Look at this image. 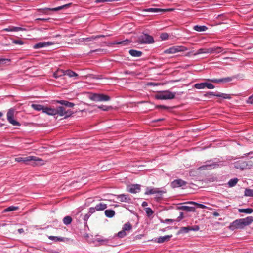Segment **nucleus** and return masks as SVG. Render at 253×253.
I'll return each mask as SVG.
<instances>
[{
	"label": "nucleus",
	"mask_w": 253,
	"mask_h": 253,
	"mask_svg": "<svg viewBox=\"0 0 253 253\" xmlns=\"http://www.w3.org/2000/svg\"><path fill=\"white\" fill-rule=\"evenodd\" d=\"M253 222V217L252 216L236 219L230 224L229 228L232 231L238 229H243L251 224Z\"/></svg>",
	"instance_id": "f257e3e1"
},
{
	"label": "nucleus",
	"mask_w": 253,
	"mask_h": 253,
	"mask_svg": "<svg viewBox=\"0 0 253 253\" xmlns=\"http://www.w3.org/2000/svg\"><path fill=\"white\" fill-rule=\"evenodd\" d=\"M175 96V93L165 90L160 92L156 95V98L160 100H168L173 99Z\"/></svg>",
	"instance_id": "f03ea898"
},
{
	"label": "nucleus",
	"mask_w": 253,
	"mask_h": 253,
	"mask_svg": "<svg viewBox=\"0 0 253 253\" xmlns=\"http://www.w3.org/2000/svg\"><path fill=\"white\" fill-rule=\"evenodd\" d=\"M89 99L95 102H101L109 101L110 97L103 94L94 93L89 96Z\"/></svg>",
	"instance_id": "7ed1b4c3"
},
{
	"label": "nucleus",
	"mask_w": 253,
	"mask_h": 253,
	"mask_svg": "<svg viewBox=\"0 0 253 253\" xmlns=\"http://www.w3.org/2000/svg\"><path fill=\"white\" fill-rule=\"evenodd\" d=\"M187 48L183 46H173L164 51L165 54H175L179 52L187 51Z\"/></svg>",
	"instance_id": "20e7f679"
},
{
	"label": "nucleus",
	"mask_w": 253,
	"mask_h": 253,
	"mask_svg": "<svg viewBox=\"0 0 253 253\" xmlns=\"http://www.w3.org/2000/svg\"><path fill=\"white\" fill-rule=\"evenodd\" d=\"M15 115L14 109L11 108L8 110L7 113V119L9 123L15 126H20L19 123L13 119Z\"/></svg>",
	"instance_id": "39448f33"
},
{
	"label": "nucleus",
	"mask_w": 253,
	"mask_h": 253,
	"mask_svg": "<svg viewBox=\"0 0 253 253\" xmlns=\"http://www.w3.org/2000/svg\"><path fill=\"white\" fill-rule=\"evenodd\" d=\"M56 111V115H59L60 116H65L68 117L70 116L73 113V111L70 110H66L65 108L62 106H58L55 108Z\"/></svg>",
	"instance_id": "423d86ee"
},
{
	"label": "nucleus",
	"mask_w": 253,
	"mask_h": 253,
	"mask_svg": "<svg viewBox=\"0 0 253 253\" xmlns=\"http://www.w3.org/2000/svg\"><path fill=\"white\" fill-rule=\"evenodd\" d=\"M138 40L141 43H152L154 42L152 36L146 34L140 35L138 38Z\"/></svg>",
	"instance_id": "0eeeda50"
},
{
	"label": "nucleus",
	"mask_w": 253,
	"mask_h": 253,
	"mask_svg": "<svg viewBox=\"0 0 253 253\" xmlns=\"http://www.w3.org/2000/svg\"><path fill=\"white\" fill-rule=\"evenodd\" d=\"M194 87L198 89H204L206 87L209 89H212L215 87L213 84L207 82L196 84L194 85Z\"/></svg>",
	"instance_id": "6e6552de"
},
{
	"label": "nucleus",
	"mask_w": 253,
	"mask_h": 253,
	"mask_svg": "<svg viewBox=\"0 0 253 253\" xmlns=\"http://www.w3.org/2000/svg\"><path fill=\"white\" fill-rule=\"evenodd\" d=\"M71 4L72 3H69V4H65L62 6H58V7L53 8H45L42 10V12L43 13L47 14V12L48 11H57L63 9L64 8L69 7L71 5Z\"/></svg>",
	"instance_id": "1a4fd4ad"
},
{
	"label": "nucleus",
	"mask_w": 253,
	"mask_h": 253,
	"mask_svg": "<svg viewBox=\"0 0 253 253\" xmlns=\"http://www.w3.org/2000/svg\"><path fill=\"white\" fill-rule=\"evenodd\" d=\"M116 197L117 199L121 202H125L127 203H131V199L127 195L120 194L116 195Z\"/></svg>",
	"instance_id": "9d476101"
},
{
	"label": "nucleus",
	"mask_w": 253,
	"mask_h": 253,
	"mask_svg": "<svg viewBox=\"0 0 253 253\" xmlns=\"http://www.w3.org/2000/svg\"><path fill=\"white\" fill-rule=\"evenodd\" d=\"M54 44V43L52 42H42L35 44L33 47L35 49H38L49 46L50 45H53Z\"/></svg>",
	"instance_id": "9b49d317"
},
{
	"label": "nucleus",
	"mask_w": 253,
	"mask_h": 253,
	"mask_svg": "<svg viewBox=\"0 0 253 253\" xmlns=\"http://www.w3.org/2000/svg\"><path fill=\"white\" fill-rule=\"evenodd\" d=\"M218 166L219 164L216 163H211L209 162L207 164L200 167L199 169L201 170L211 169L217 167Z\"/></svg>",
	"instance_id": "f8f14e48"
},
{
	"label": "nucleus",
	"mask_w": 253,
	"mask_h": 253,
	"mask_svg": "<svg viewBox=\"0 0 253 253\" xmlns=\"http://www.w3.org/2000/svg\"><path fill=\"white\" fill-rule=\"evenodd\" d=\"M186 184V182L181 179H176L171 183V186L173 188H176L185 186Z\"/></svg>",
	"instance_id": "ddd939ff"
},
{
	"label": "nucleus",
	"mask_w": 253,
	"mask_h": 253,
	"mask_svg": "<svg viewBox=\"0 0 253 253\" xmlns=\"http://www.w3.org/2000/svg\"><path fill=\"white\" fill-rule=\"evenodd\" d=\"M208 81L211 82L212 83H219L222 82H229L232 80V78L231 77H227L224 78H221L219 79H208Z\"/></svg>",
	"instance_id": "4468645a"
},
{
	"label": "nucleus",
	"mask_w": 253,
	"mask_h": 253,
	"mask_svg": "<svg viewBox=\"0 0 253 253\" xmlns=\"http://www.w3.org/2000/svg\"><path fill=\"white\" fill-rule=\"evenodd\" d=\"M15 160L17 162H22L24 164H28V162H30L32 160V156L18 157L16 158Z\"/></svg>",
	"instance_id": "2eb2a0df"
},
{
	"label": "nucleus",
	"mask_w": 253,
	"mask_h": 253,
	"mask_svg": "<svg viewBox=\"0 0 253 253\" xmlns=\"http://www.w3.org/2000/svg\"><path fill=\"white\" fill-rule=\"evenodd\" d=\"M224 51V49L221 47H214L208 48V53H219Z\"/></svg>",
	"instance_id": "dca6fc26"
},
{
	"label": "nucleus",
	"mask_w": 253,
	"mask_h": 253,
	"mask_svg": "<svg viewBox=\"0 0 253 253\" xmlns=\"http://www.w3.org/2000/svg\"><path fill=\"white\" fill-rule=\"evenodd\" d=\"M172 237V235L160 236L156 239V242L158 243H162L169 241Z\"/></svg>",
	"instance_id": "f3484780"
},
{
	"label": "nucleus",
	"mask_w": 253,
	"mask_h": 253,
	"mask_svg": "<svg viewBox=\"0 0 253 253\" xmlns=\"http://www.w3.org/2000/svg\"><path fill=\"white\" fill-rule=\"evenodd\" d=\"M140 187L138 184L132 185L130 186L128 190V191L131 193H136L140 191Z\"/></svg>",
	"instance_id": "a211bd4d"
},
{
	"label": "nucleus",
	"mask_w": 253,
	"mask_h": 253,
	"mask_svg": "<svg viewBox=\"0 0 253 253\" xmlns=\"http://www.w3.org/2000/svg\"><path fill=\"white\" fill-rule=\"evenodd\" d=\"M56 111L55 110V108H50L45 107L43 113H45L49 115H56Z\"/></svg>",
	"instance_id": "6ab92c4d"
},
{
	"label": "nucleus",
	"mask_w": 253,
	"mask_h": 253,
	"mask_svg": "<svg viewBox=\"0 0 253 253\" xmlns=\"http://www.w3.org/2000/svg\"><path fill=\"white\" fill-rule=\"evenodd\" d=\"M171 9H164L161 8H150L146 9L144 11L148 12H166L167 11H171Z\"/></svg>",
	"instance_id": "aec40b11"
},
{
	"label": "nucleus",
	"mask_w": 253,
	"mask_h": 253,
	"mask_svg": "<svg viewBox=\"0 0 253 253\" xmlns=\"http://www.w3.org/2000/svg\"><path fill=\"white\" fill-rule=\"evenodd\" d=\"M44 164V162L41 159L37 157L33 156V166L35 165H42Z\"/></svg>",
	"instance_id": "412c9836"
},
{
	"label": "nucleus",
	"mask_w": 253,
	"mask_h": 253,
	"mask_svg": "<svg viewBox=\"0 0 253 253\" xmlns=\"http://www.w3.org/2000/svg\"><path fill=\"white\" fill-rule=\"evenodd\" d=\"M179 210L185 211L188 212H194L195 209L193 207H189L187 206H180L178 207Z\"/></svg>",
	"instance_id": "4be33fe9"
},
{
	"label": "nucleus",
	"mask_w": 253,
	"mask_h": 253,
	"mask_svg": "<svg viewBox=\"0 0 253 253\" xmlns=\"http://www.w3.org/2000/svg\"><path fill=\"white\" fill-rule=\"evenodd\" d=\"M24 30L23 28L19 27H14V26H10L8 28H5L3 30V31H8V32H18L19 31Z\"/></svg>",
	"instance_id": "5701e85b"
},
{
	"label": "nucleus",
	"mask_w": 253,
	"mask_h": 253,
	"mask_svg": "<svg viewBox=\"0 0 253 253\" xmlns=\"http://www.w3.org/2000/svg\"><path fill=\"white\" fill-rule=\"evenodd\" d=\"M162 192L161 191H159L157 188H147L146 189V191L145 193V194L146 195H151V194H154L156 193H161Z\"/></svg>",
	"instance_id": "b1692460"
},
{
	"label": "nucleus",
	"mask_w": 253,
	"mask_h": 253,
	"mask_svg": "<svg viewBox=\"0 0 253 253\" xmlns=\"http://www.w3.org/2000/svg\"><path fill=\"white\" fill-rule=\"evenodd\" d=\"M58 103H59L61 105H64L66 107L72 108L75 106V104L73 103L66 101V100H59L57 101Z\"/></svg>",
	"instance_id": "393cba45"
},
{
	"label": "nucleus",
	"mask_w": 253,
	"mask_h": 253,
	"mask_svg": "<svg viewBox=\"0 0 253 253\" xmlns=\"http://www.w3.org/2000/svg\"><path fill=\"white\" fill-rule=\"evenodd\" d=\"M129 53L132 56L136 57H140L142 54L141 51L133 49L130 50Z\"/></svg>",
	"instance_id": "a878e982"
},
{
	"label": "nucleus",
	"mask_w": 253,
	"mask_h": 253,
	"mask_svg": "<svg viewBox=\"0 0 253 253\" xmlns=\"http://www.w3.org/2000/svg\"><path fill=\"white\" fill-rule=\"evenodd\" d=\"M107 208V205L103 203H100L97 204L95 206L96 211H101Z\"/></svg>",
	"instance_id": "bb28decb"
},
{
	"label": "nucleus",
	"mask_w": 253,
	"mask_h": 253,
	"mask_svg": "<svg viewBox=\"0 0 253 253\" xmlns=\"http://www.w3.org/2000/svg\"><path fill=\"white\" fill-rule=\"evenodd\" d=\"M102 37H103V35H98V36H92L90 37L84 38L81 39V41H86V42L93 41L94 40H95L96 38H99Z\"/></svg>",
	"instance_id": "cd10ccee"
},
{
	"label": "nucleus",
	"mask_w": 253,
	"mask_h": 253,
	"mask_svg": "<svg viewBox=\"0 0 253 253\" xmlns=\"http://www.w3.org/2000/svg\"><path fill=\"white\" fill-rule=\"evenodd\" d=\"M207 29V27L204 25H195L193 27V29L198 32H204L206 31Z\"/></svg>",
	"instance_id": "c85d7f7f"
},
{
	"label": "nucleus",
	"mask_w": 253,
	"mask_h": 253,
	"mask_svg": "<svg viewBox=\"0 0 253 253\" xmlns=\"http://www.w3.org/2000/svg\"><path fill=\"white\" fill-rule=\"evenodd\" d=\"M104 213L105 216L109 218L113 217L115 214V212L113 210H106L105 211Z\"/></svg>",
	"instance_id": "c756f323"
},
{
	"label": "nucleus",
	"mask_w": 253,
	"mask_h": 253,
	"mask_svg": "<svg viewBox=\"0 0 253 253\" xmlns=\"http://www.w3.org/2000/svg\"><path fill=\"white\" fill-rule=\"evenodd\" d=\"M238 211L240 213L251 214L253 212V210L252 208L239 209Z\"/></svg>",
	"instance_id": "7c9ffc66"
},
{
	"label": "nucleus",
	"mask_w": 253,
	"mask_h": 253,
	"mask_svg": "<svg viewBox=\"0 0 253 253\" xmlns=\"http://www.w3.org/2000/svg\"><path fill=\"white\" fill-rule=\"evenodd\" d=\"M63 75H65V72L63 70H57L54 74L53 77L58 78Z\"/></svg>",
	"instance_id": "2f4dec72"
},
{
	"label": "nucleus",
	"mask_w": 253,
	"mask_h": 253,
	"mask_svg": "<svg viewBox=\"0 0 253 253\" xmlns=\"http://www.w3.org/2000/svg\"><path fill=\"white\" fill-rule=\"evenodd\" d=\"M238 181V179L237 178H234L233 179H231L228 181V185L229 187H234V186H235L236 185Z\"/></svg>",
	"instance_id": "473e14b6"
},
{
	"label": "nucleus",
	"mask_w": 253,
	"mask_h": 253,
	"mask_svg": "<svg viewBox=\"0 0 253 253\" xmlns=\"http://www.w3.org/2000/svg\"><path fill=\"white\" fill-rule=\"evenodd\" d=\"M45 107L40 104H33V109L37 111H42L43 113V111Z\"/></svg>",
	"instance_id": "72a5a7b5"
},
{
	"label": "nucleus",
	"mask_w": 253,
	"mask_h": 253,
	"mask_svg": "<svg viewBox=\"0 0 253 253\" xmlns=\"http://www.w3.org/2000/svg\"><path fill=\"white\" fill-rule=\"evenodd\" d=\"M64 72H65V75H67L69 77H74L78 76V75L77 73H76L75 72L70 70H68L65 71H64Z\"/></svg>",
	"instance_id": "f704fd0d"
},
{
	"label": "nucleus",
	"mask_w": 253,
	"mask_h": 253,
	"mask_svg": "<svg viewBox=\"0 0 253 253\" xmlns=\"http://www.w3.org/2000/svg\"><path fill=\"white\" fill-rule=\"evenodd\" d=\"M72 221V219L71 217H70L69 216H65L63 219V222L64 223V224L66 225L70 224L71 223Z\"/></svg>",
	"instance_id": "c9c22d12"
},
{
	"label": "nucleus",
	"mask_w": 253,
	"mask_h": 253,
	"mask_svg": "<svg viewBox=\"0 0 253 253\" xmlns=\"http://www.w3.org/2000/svg\"><path fill=\"white\" fill-rule=\"evenodd\" d=\"M49 239L51 240L57 242V241H64V238L62 237H59L57 236H49Z\"/></svg>",
	"instance_id": "e433bc0d"
},
{
	"label": "nucleus",
	"mask_w": 253,
	"mask_h": 253,
	"mask_svg": "<svg viewBox=\"0 0 253 253\" xmlns=\"http://www.w3.org/2000/svg\"><path fill=\"white\" fill-rule=\"evenodd\" d=\"M216 96L218 97H221L224 99H230L231 98V96L230 94H225V93H217V95H216Z\"/></svg>",
	"instance_id": "4c0bfd02"
},
{
	"label": "nucleus",
	"mask_w": 253,
	"mask_h": 253,
	"mask_svg": "<svg viewBox=\"0 0 253 253\" xmlns=\"http://www.w3.org/2000/svg\"><path fill=\"white\" fill-rule=\"evenodd\" d=\"M18 209V207L11 206H10L3 210L4 212H9L13 211H15Z\"/></svg>",
	"instance_id": "58836bf2"
},
{
	"label": "nucleus",
	"mask_w": 253,
	"mask_h": 253,
	"mask_svg": "<svg viewBox=\"0 0 253 253\" xmlns=\"http://www.w3.org/2000/svg\"><path fill=\"white\" fill-rule=\"evenodd\" d=\"M187 203L190 204H192L194 205H197L200 208H202V209L207 208V207L205 205L202 204L197 203L195 202L190 201V202H188Z\"/></svg>",
	"instance_id": "ea45409f"
},
{
	"label": "nucleus",
	"mask_w": 253,
	"mask_h": 253,
	"mask_svg": "<svg viewBox=\"0 0 253 253\" xmlns=\"http://www.w3.org/2000/svg\"><path fill=\"white\" fill-rule=\"evenodd\" d=\"M189 231V227H182L180 228V230L178 232V234H180L182 233H187Z\"/></svg>",
	"instance_id": "a19ab883"
},
{
	"label": "nucleus",
	"mask_w": 253,
	"mask_h": 253,
	"mask_svg": "<svg viewBox=\"0 0 253 253\" xmlns=\"http://www.w3.org/2000/svg\"><path fill=\"white\" fill-rule=\"evenodd\" d=\"M244 195L245 196L253 197V190L251 189H246Z\"/></svg>",
	"instance_id": "79ce46f5"
},
{
	"label": "nucleus",
	"mask_w": 253,
	"mask_h": 253,
	"mask_svg": "<svg viewBox=\"0 0 253 253\" xmlns=\"http://www.w3.org/2000/svg\"><path fill=\"white\" fill-rule=\"evenodd\" d=\"M132 229V226L129 223H126L124 225L123 230L125 231H130Z\"/></svg>",
	"instance_id": "37998d69"
},
{
	"label": "nucleus",
	"mask_w": 253,
	"mask_h": 253,
	"mask_svg": "<svg viewBox=\"0 0 253 253\" xmlns=\"http://www.w3.org/2000/svg\"><path fill=\"white\" fill-rule=\"evenodd\" d=\"M208 48H200L199 49L196 53L194 54L195 55L201 54L202 53H208Z\"/></svg>",
	"instance_id": "c03bdc74"
},
{
	"label": "nucleus",
	"mask_w": 253,
	"mask_h": 253,
	"mask_svg": "<svg viewBox=\"0 0 253 253\" xmlns=\"http://www.w3.org/2000/svg\"><path fill=\"white\" fill-rule=\"evenodd\" d=\"M145 210L148 216H151L154 213L153 210L149 207L145 208Z\"/></svg>",
	"instance_id": "a18cd8bd"
},
{
	"label": "nucleus",
	"mask_w": 253,
	"mask_h": 253,
	"mask_svg": "<svg viewBox=\"0 0 253 253\" xmlns=\"http://www.w3.org/2000/svg\"><path fill=\"white\" fill-rule=\"evenodd\" d=\"M129 42V41L128 40H126L124 41H116L114 43L116 44H124L126 45Z\"/></svg>",
	"instance_id": "49530a36"
},
{
	"label": "nucleus",
	"mask_w": 253,
	"mask_h": 253,
	"mask_svg": "<svg viewBox=\"0 0 253 253\" xmlns=\"http://www.w3.org/2000/svg\"><path fill=\"white\" fill-rule=\"evenodd\" d=\"M189 231H198L200 229V228L199 226L198 225H194L193 226H188Z\"/></svg>",
	"instance_id": "de8ad7c7"
},
{
	"label": "nucleus",
	"mask_w": 253,
	"mask_h": 253,
	"mask_svg": "<svg viewBox=\"0 0 253 253\" xmlns=\"http://www.w3.org/2000/svg\"><path fill=\"white\" fill-rule=\"evenodd\" d=\"M126 231H125L123 229L122 231H121L118 233V236L119 238H123V237H125V236H126Z\"/></svg>",
	"instance_id": "09e8293b"
},
{
	"label": "nucleus",
	"mask_w": 253,
	"mask_h": 253,
	"mask_svg": "<svg viewBox=\"0 0 253 253\" xmlns=\"http://www.w3.org/2000/svg\"><path fill=\"white\" fill-rule=\"evenodd\" d=\"M98 108L102 109L103 111H107L111 108V107L104 106V105H100V106H98Z\"/></svg>",
	"instance_id": "8fccbe9b"
},
{
	"label": "nucleus",
	"mask_w": 253,
	"mask_h": 253,
	"mask_svg": "<svg viewBox=\"0 0 253 253\" xmlns=\"http://www.w3.org/2000/svg\"><path fill=\"white\" fill-rule=\"evenodd\" d=\"M9 61L10 60L8 59L0 58V65L5 64Z\"/></svg>",
	"instance_id": "3c124183"
},
{
	"label": "nucleus",
	"mask_w": 253,
	"mask_h": 253,
	"mask_svg": "<svg viewBox=\"0 0 253 253\" xmlns=\"http://www.w3.org/2000/svg\"><path fill=\"white\" fill-rule=\"evenodd\" d=\"M174 220L171 219H166L165 220H161V222L162 223H172Z\"/></svg>",
	"instance_id": "603ef678"
},
{
	"label": "nucleus",
	"mask_w": 253,
	"mask_h": 253,
	"mask_svg": "<svg viewBox=\"0 0 253 253\" xmlns=\"http://www.w3.org/2000/svg\"><path fill=\"white\" fill-rule=\"evenodd\" d=\"M247 103L251 104H253V94L249 97Z\"/></svg>",
	"instance_id": "864d4df0"
},
{
	"label": "nucleus",
	"mask_w": 253,
	"mask_h": 253,
	"mask_svg": "<svg viewBox=\"0 0 253 253\" xmlns=\"http://www.w3.org/2000/svg\"><path fill=\"white\" fill-rule=\"evenodd\" d=\"M95 211H96L95 207H91L89 209V212L90 214L93 213L94 212H95Z\"/></svg>",
	"instance_id": "5fc2aeb1"
},
{
	"label": "nucleus",
	"mask_w": 253,
	"mask_h": 253,
	"mask_svg": "<svg viewBox=\"0 0 253 253\" xmlns=\"http://www.w3.org/2000/svg\"><path fill=\"white\" fill-rule=\"evenodd\" d=\"M13 43L17 44L22 45L23 44V42L21 40H14Z\"/></svg>",
	"instance_id": "6e6d98bb"
},
{
	"label": "nucleus",
	"mask_w": 253,
	"mask_h": 253,
	"mask_svg": "<svg viewBox=\"0 0 253 253\" xmlns=\"http://www.w3.org/2000/svg\"><path fill=\"white\" fill-rule=\"evenodd\" d=\"M168 34H166V33H165V34H163L161 35V38H162V39H163V40H165V39H166L168 38Z\"/></svg>",
	"instance_id": "4d7b16f0"
},
{
	"label": "nucleus",
	"mask_w": 253,
	"mask_h": 253,
	"mask_svg": "<svg viewBox=\"0 0 253 253\" xmlns=\"http://www.w3.org/2000/svg\"><path fill=\"white\" fill-rule=\"evenodd\" d=\"M90 214H86L84 217V221H87L88 219L89 218Z\"/></svg>",
	"instance_id": "13d9d810"
},
{
	"label": "nucleus",
	"mask_w": 253,
	"mask_h": 253,
	"mask_svg": "<svg viewBox=\"0 0 253 253\" xmlns=\"http://www.w3.org/2000/svg\"><path fill=\"white\" fill-rule=\"evenodd\" d=\"M235 167L237 168V169H243V167H241V166H240L238 165V163H235Z\"/></svg>",
	"instance_id": "bf43d9fd"
},
{
	"label": "nucleus",
	"mask_w": 253,
	"mask_h": 253,
	"mask_svg": "<svg viewBox=\"0 0 253 253\" xmlns=\"http://www.w3.org/2000/svg\"><path fill=\"white\" fill-rule=\"evenodd\" d=\"M207 95H212V96H216V95H217V94L214 93L213 92H209L207 93Z\"/></svg>",
	"instance_id": "052dcab7"
},
{
	"label": "nucleus",
	"mask_w": 253,
	"mask_h": 253,
	"mask_svg": "<svg viewBox=\"0 0 253 253\" xmlns=\"http://www.w3.org/2000/svg\"><path fill=\"white\" fill-rule=\"evenodd\" d=\"M183 218V213L180 212V216L178 217V221L181 220Z\"/></svg>",
	"instance_id": "680f3d73"
},
{
	"label": "nucleus",
	"mask_w": 253,
	"mask_h": 253,
	"mask_svg": "<svg viewBox=\"0 0 253 253\" xmlns=\"http://www.w3.org/2000/svg\"><path fill=\"white\" fill-rule=\"evenodd\" d=\"M148 205V203L146 202H143L142 203V206L143 207H146Z\"/></svg>",
	"instance_id": "e2e57ef3"
},
{
	"label": "nucleus",
	"mask_w": 253,
	"mask_h": 253,
	"mask_svg": "<svg viewBox=\"0 0 253 253\" xmlns=\"http://www.w3.org/2000/svg\"><path fill=\"white\" fill-rule=\"evenodd\" d=\"M18 232L21 234L24 232V230L22 228L18 229Z\"/></svg>",
	"instance_id": "0e129e2a"
},
{
	"label": "nucleus",
	"mask_w": 253,
	"mask_h": 253,
	"mask_svg": "<svg viewBox=\"0 0 253 253\" xmlns=\"http://www.w3.org/2000/svg\"><path fill=\"white\" fill-rule=\"evenodd\" d=\"M213 215L214 216H219V214L217 212H214L213 213Z\"/></svg>",
	"instance_id": "69168bd1"
},
{
	"label": "nucleus",
	"mask_w": 253,
	"mask_h": 253,
	"mask_svg": "<svg viewBox=\"0 0 253 253\" xmlns=\"http://www.w3.org/2000/svg\"><path fill=\"white\" fill-rule=\"evenodd\" d=\"M159 107L161 108H162V109H167L168 108L167 107H166L165 106H163V105L159 106Z\"/></svg>",
	"instance_id": "338daca9"
},
{
	"label": "nucleus",
	"mask_w": 253,
	"mask_h": 253,
	"mask_svg": "<svg viewBox=\"0 0 253 253\" xmlns=\"http://www.w3.org/2000/svg\"><path fill=\"white\" fill-rule=\"evenodd\" d=\"M44 20V21L46 20V19H41V18H37L36 19V20Z\"/></svg>",
	"instance_id": "774afa93"
}]
</instances>
